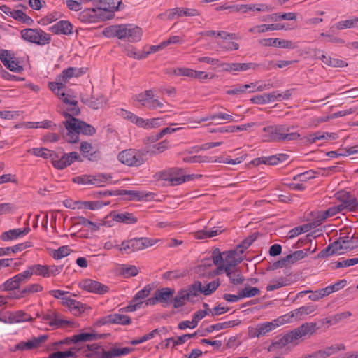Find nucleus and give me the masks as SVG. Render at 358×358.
<instances>
[{"label":"nucleus","mask_w":358,"mask_h":358,"mask_svg":"<svg viewBox=\"0 0 358 358\" xmlns=\"http://www.w3.org/2000/svg\"><path fill=\"white\" fill-rule=\"evenodd\" d=\"M266 134L263 136L265 142H282L298 139L300 134L296 132H289L290 127L283 124L271 125L263 128Z\"/></svg>","instance_id":"f257e3e1"},{"label":"nucleus","mask_w":358,"mask_h":358,"mask_svg":"<svg viewBox=\"0 0 358 358\" xmlns=\"http://www.w3.org/2000/svg\"><path fill=\"white\" fill-rule=\"evenodd\" d=\"M148 154V151L144 148L127 149L121 151L118 155V160L128 166H139L145 162L144 157Z\"/></svg>","instance_id":"f03ea898"},{"label":"nucleus","mask_w":358,"mask_h":358,"mask_svg":"<svg viewBox=\"0 0 358 358\" xmlns=\"http://www.w3.org/2000/svg\"><path fill=\"white\" fill-rule=\"evenodd\" d=\"M159 240L151 239L146 237L135 238L128 241H124L121 244L120 251L126 252L127 254L143 250L149 246H152Z\"/></svg>","instance_id":"7ed1b4c3"},{"label":"nucleus","mask_w":358,"mask_h":358,"mask_svg":"<svg viewBox=\"0 0 358 358\" xmlns=\"http://www.w3.org/2000/svg\"><path fill=\"white\" fill-rule=\"evenodd\" d=\"M22 38L30 43L38 45L49 44L51 41V35L41 29H24L21 31Z\"/></svg>","instance_id":"20e7f679"},{"label":"nucleus","mask_w":358,"mask_h":358,"mask_svg":"<svg viewBox=\"0 0 358 358\" xmlns=\"http://www.w3.org/2000/svg\"><path fill=\"white\" fill-rule=\"evenodd\" d=\"M72 122H67L69 125V133L76 137V143L79 141V134H82L87 136H93L96 134V129L91 124L80 120V119L72 117Z\"/></svg>","instance_id":"39448f33"},{"label":"nucleus","mask_w":358,"mask_h":358,"mask_svg":"<svg viewBox=\"0 0 358 358\" xmlns=\"http://www.w3.org/2000/svg\"><path fill=\"white\" fill-rule=\"evenodd\" d=\"M111 178V175L106 173H99L94 176L85 174L73 178L72 181L74 183L80 185H95L101 186V183L106 182Z\"/></svg>","instance_id":"423d86ee"},{"label":"nucleus","mask_w":358,"mask_h":358,"mask_svg":"<svg viewBox=\"0 0 358 358\" xmlns=\"http://www.w3.org/2000/svg\"><path fill=\"white\" fill-rule=\"evenodd\" d=\"M48 338V335H41L38 337H33L31 340L27 341H20L17 345H15L13 349L11 350L12 352L16 351H26V350H32L38 348L41 345L44 343Z\"/></svg>","instance_id":"0eeeda50"},{"label":"nucleus","mask_w":358,"mask_h":358,"mask_svg":"<svg viewBox=\"0 0 358 358\" xmlns=\"http://www.w3.org/2000/svg\"><path fill=\"white\" fill-rule=\"evenodd\" d=\"M83 162L79 154L76 152H71L69 154H64L61 158L55 156L52 157V166L57 169H64L71 165L73 162Z\"/></svg>","instance_id":"6e6552de"},{"label":"nucleus","mask_w":358,"mask_h":358,"mask_svg":"<svg viewBox=\"0 0 358 358\" xmlns=\"http://www.w3.org/2000/svg\"><path fill=\"white\" fill-rule=\"evenodd\" d=\"M78 286L84 290L97 294H104L109 291L108 286L92 279L81 280Z\"/></svg>","instance_id":"1a4fd4ad"},{"label":"nucleus","mask_w":358,"mask_h":358,"mask_svg":"<svg viewBox=\"0 0 358 358\" xmlns=\"http://www.w3.org/2000/svg\"><path fill=\"white\" fill-rule=\"evenodd\" d=\"M319 328L316 322H306L291 331L296 341L306 336L310 337L313 335Z\"/></svg>","instance_id":"9d476101"},{"label":"nucleus","mask_w":358,"mask_h":358,"mask_svg":"<svg viewBox=\"0 0 358 358\" xmlns=\"http://www.w3.org/2000/svg\"><path fill=\"white\" fill-rule=\"evenodd\" d=\"M121 5L120 1L116 5L113 0H99L96 3V9L100 17L102 15V12L108 13V15L106 17L109 19L113 17L114 12L119 10Z\"/></svg>","instance_id":"9b49d317"},{"label":"nucleus","mask_w":358,"mask_h":358,"mask_svg":"<svg viewBox=\"0 0 358 358\" xmlns=\"http://www.w3.org/2000/svg\"><path fill=\"white\" fill-rule=\"evenodd\" d=\"M62 115L66 120L59 125V132L68 143H76V137H74L72 134L69 133L70 129L68 128L69 125L67 123L68 122H72L71 118L73 117L66 111H64Z\"/></svg>","instance_id":"f8f14e48"},{"label":"nucleus","mask_w":358,"mask_h":358,"mask_svg":"<svg viewBox=\"0 0 358 358\" xmlns=\"http://www.w3.org/2000/svg\"><path fill=\"white\" fill-rule=\"evenodd\" d=\"M259 43L264 46H274L281 48L294 49L297 47L292 41L280 38H264L259 40Z\"/></svg>","instance_id":"ddd939ff"},{"label":"nucleus","mask_w":358,"mask_h":358,"mask_svg":"<svg viewBox=\"0 0 358 358\" xmlns=\"http://www.w3.org/2000/svg\"><path fill=\"white\" fill-rule=\"evenodd\" d=\"M336 198L347 206V209L353 211L358 209V201L350 192L339 191L336 194Z\"/></svg>","instance_id":"4468645a"},{"label":"nucleus","mask_w":358,"mask_h":358,"mask_svg":"<svg viewBox=\"0 0 358 358\" xmlns=\"http://www.w3.org/2000/svg\"><path fill=\"white\" fill-rule=\"evenodd\" d=\"M259 64L255 63H222L220 66L224 71H244L249 69L256 70Z\"/></svg>","instance_id":"2eb2a0df"},{"label":"nucleus","mask_w":358,"mask_h":358,"mask_svg":"<svg viewBox=\"0 0 358 358\" xmlns=\"http://www.w3.org/2000/svg\"><path fill=\"white\" fill-rule=\"evenodd\" d=\"M315 52V55L327 66L332 67H343L348 66V64L345 61L332 58L320 50H316Z\"/></svg>","instance_id":"dca6fc26"},{"label":"nucleus","mask_w":358,"mask_h":358,"mask_svg":"<svg viewBox=\"0 0 358 358\" xmlns=\"http://www.w3.org/2000/svg\"><path fill=\"white\" fill-rule=\"evenodd\" d=\"M64 306H67L76 316L80 315L87 308V305L71 298H62Z\"/></svg>","instance_id":"f3484780"},{"label":"nucleus","mask_w":358,"mask_h":358,"mask_svg":"<svg viewBox=\"0 0 358 358\" xmlns=\"http://www.w3.org/2000/svg\"><path fill=\"white\" fill-rule=\"evenodd\" d=\"M99 19L103 20L104 17H100L96 8L85 9L78 15V20L85 23L96 22Z\"/></svg>","instance_id":"a211bd4d"},{"label":"nucleus","mask_w":358,"mask_h":358,"mask_svg":"<svg viewBox=\"0 0 358 358\" xmlns=\"http://www.w3.org/2000/svg\"><path fill=\"white\" fill-rule=\"evenodd\" d=\"M73 25L67 20H60L49 28L55 34L69 35L72 33Z\"/></svg>","instance_id":"6ab92c4d"},{"label":"nucleus","mask_w":358,"mask_h":358,"mask_svg":"<svg viewBox=\"0 0 358 358\" xmlns=\"http://www.w3.org/2000/svg\"><path fill=\"white\" fill-rule=\"evenodd\" d=\"M93 148L91 143L87 142H82L80 150L84 157L87 158L90 161L96 162L100 159L101 153L99 150H92Z\"/></svg>","instance_id":"aec40b11"},{"label":"nucleus","mask_w":358,"mask_h":358,"mask_svg":"<svg viewBox=\"0 0 358 358\" xmlns=\"http://www.w3.org/2000/svg\"><path fill=\"white\" fill-rule=\"evenodd\" d=\"M159 303L169 304L172 303L175 290L171 288L164 287L157 289L155 292Z\"/></svg>","instance_id":"412c9836"},{"label":"nucleus","mask_w":358,"mask_h":358,"mask_svg":"<svg viewBox=\"0 0 358 358\" xmlns=\"http://www.w3.org/2000/svg\"><path fill=\"white\" fill-rule=\"evenodd\" d=\"M295 342L296 341L294 338L292 333L290 331L289 332L287 333L283 336L280 338L278 340L273 342L272 344L268 347V350L272 351L275 348H282L289 343L296 345L297 343Z\"/></svg>","instance_id":"4be33fe9"},{"label":"nucleus","mask_w":358,"mask_h":358,"mask_svg":"<svg viewBox=\"0 0 358 358\" xmlns=\"http://www.w3.org/2000/svg\"><path fill=\"white\" fill-rule=\"evenodd\" d=\"M110 217L115 221L126 224H134L138 221L137 217H134L132 213L127 212L118 213L116 211H112L110 213Z\"/></svg>","instance_id":"5701e85b"},{"label":"nucleus","mask_w":358,"mask_h":358,"mask_svg":"<svg viewBox=\"0 0 358 358\" xmlns=\"http://www.w3.org/2000/svg\"><path fill=\"white\" fill-rule=\"evenodd\" d=\"M238 252H239L237 250H232L226 252H223V255L225 256L224 262L226 268H229L230 269L238 268L236 267L237 265H238L243 261L242 258H235V255Z\"/></svg>","instance_id":"b1692460"},{"label":"nucleus","mask_w":358,"mask_h":358,"mask_svg":"<svg viewBox=\"0 0 358 358\" xmlns=\"http://www.w3.org/2000/svg\"><path fill=\"white\" fill-rule=\"evenodd\" d=\"M225 273L229 278L230 282L234 285H242L245 281L240 268L230 269L225 268Z\"/></svg>","instance_id":"393cba45"},{"label":"nucleus","mask_w":358,"mask_h":358,"mask_svg":"<svg viewBox=\"0 0 358 358\" xmlns=\"http://www.w3.org/2000/svg\"><path fill=\"white\" fill-rule=\"evenodd\" d=\"M317 308V306L308 305L301 306L297 309L294 310L290 313L289 317L294 318L295 320L301 319L302 317L313 313Z\"/></svg>","instance_id":"a878e982"},{"label":"nucleus","mask_w":358,"mask_h":358,"mask_svg":"<svg viewBox=\"0 0 358 358\" xmlns=\"http://www.w3.org/2000/svg\"><path fill=\"white\" fill-rule=\"evenodd\" d=\"M255 124H256L255 122H250V123H248L246 124L239 125V126H229V127H220V128H217V129H213L210 130V133H217V132H219V133H225V132L234 133L237 131L247 130L249 128L255 126Z\"/></svg>","instance_id":"bb28decb"},{"label":"nucleus","mask_w":358,"mask_h":358,"mask_svg":"<svg viewBox=\"0 0 358 358\" xmlns=\"http://www.w3.org/2000/svg\"><path fill=\"white\" fill-rule=\"evenodd\" d=\"M33 246V243L31 241H27L24 243H22L17 245H15L13 247H7V248H0V257L3 255H9L11 252L13 253H16L20 251H22L27 248H31Z\"/></svg>","instance_id":"cd10ccee"},{"label":"nucleus","mask_w":358,"mask_h":358,"mask_svg":"<svg viewBox=\"0 0 358 358\" xmlns=\"http://www.w3.org/2000/svg\"><path fill=\"white\" fill-rule=\"evenodd\" d=\"M119 196L129 195L130 196V200L132 201H141L147 200L148 198L152 195V193H144L143 192L133 191V190H120L118 193Z\"/></svg>","instance_id":"c85d7f7f"},{"label":"nucleus","mask_w":358,"mask_h":358,"mask_svg":"<svg viewBox=\"0 0 358 358\" xmlns=\"http://www.w3.org/2000/svg\"><path fill=\"white\" fill-rule=\"evenodd\" d=\"M43 287L39 284H33L27 286L21 291H18L17 292L14 293L13 298L20 299L23 297H26L31 294L38 292L42 291Z\"/></svg>","instance_id":"c756f323"},{"label":"nucleus","mask_w":358,"mask_h":358,"mask_svg":"<svg viewBox=\"0 0 358 358\" xmlns=\"http://www.w3.org/2000/svg\"><path fill=\"white\" fill-rule=\"evenodd\" d=\"M279 319L274 320L272 322H267L262 324H259L257 325L258 331L257 335H261L263 336L266 335L267 333L271 331L278 327L280 322H278Z\"/></svg>","instance_id":"7c9ffc66"},{"label":"nucleus","mask_w":358,"mask_h":358,"mask_svg":"<svg viewBox=\"0 0 358 358\" xmlns=\"http://www.w3.org/2000/svg\"><path fill=\"white\" fill-rule=\"evenodd\" d=\"M155 97L154 91L152 90H148L139 94H135L132 96L134 101L139 103L141 106L144 107L147 102Z\"/></svg>","instance_id":"2f4dec72"},{"label":"nucleus","mask_w":358,"mask_h":358,"mask_svg":"<svg viewBox=\"0 0 358 358\" xmlns=\"http://www.w3.org/2000/svg\"><path fill=\"white\" fill-rule=\"evenodd\" d=\"M55 317L49 322V325L50 327H70L72 328L78 327L79 324L76 323L71 320H66L64 319H60L57 317V314H54Z\"/></svg>","instance_id":"473e14b6"},{"label":"nucleus","mask_w":358,"mask_h":358,"mask_svg":"<svg viewBox=\"0 0 358 358\" xmlns=\"http://www.w3.org/2000/svg\"><path fill=\"white\" fill-rule=\"evenodd\" d=\"M185 173V171L183 169L179 168H171V185H177L185 182V179L183 178Z\"/></svg>","instance_id":"72a5a7b5"},{"label":"nucleus","mask_w":358,"mask_h":358,"mask_svg":"<svg viewBox=\"0 0 358 358\" xmlns=\"http://www.w3.org/2000/svg\"><path fill=\"white\" fill-rule=\"evenodd\" d=\"M296 19V15L294 13H285L283 14L280 13H273L271 15H268L266 16V18L264 19V21H272L277 22L278 20H295Z\"/></svg>","instance_id":"f704fd0d"},{"label":"nucleus","mask_w":358,"mask_h":358,"mask_svg":"<svg viewBox=\"0 0 358 358\" xmlns=\"http://www.w3.org/2000/svg\"><path fill=\"white\" fill-rule=\"evenodd\" d=\"M29 152H31L33 155L37 157H43V159L50 158L55 156L57 157V154L53 151H51L45 148H34L28 150Z\"/></svg>","instance_id":"c9c22d12"},{"label":"nucleus","mask_w":358,"mask_h":358,"mask_svg":"<svg viewBox=\"0 0 358 358\" xmlns=\"http://www.w3.org/2000/svg\"><path fill=\"white\" fill-rule=\"evenodd\" d=\"M169 148V141L166 140L162 141L157 144L153 145L151 148H144L145 150L148 151V154L150 155L162 153L166 150Z\"/></svg>","instance_id":"e433bc0d"},{"label":"nucleus","mask_w":358,"mask_h":358,"mask_svg":"<svg viewBox=\"0 0 358 358\" xmlns=\"http://www.w3.org/2000/svg\"><path fill=\"white\" fill-rule=\"evenodd\" d=\"M314 227L313 223H307L301 226H298L291 229L289 232V237L293 238L303 233L308 232Z\"/></svg>","instance_id":"4c0bfd02"},{"label":"nucleus","mask_w":358,"mask_h":358,"mask_svg":"<svg viewBox=\"0 0 358 358\" xmlns=\"http://www.w3.org/2000/svg\"><path fill=\"white\" fill-rule=\"evenodd\" d=\"M259 236V233H253L248 237L245 238L236 247V249L239 253L242 254L252 243L257 239Z\"/></svg>","instance_id":"58836bf2"},{"label":"nucleus","mask_w":358,"mask_h":358,"mask_svg":"<svg viewBox=\"0 0 358 358\" xmlns=\"http://www.w3.org/2000/svg\"><path fill=\"white\" fill-rule=\"evenodd\" d=\"M9 319L11 322H21L34 320V318L22 310H19L13 313L10 316Z\"/></svg>","instance_id":"ea45409f"},{"label":"nucleus","mask_w":358,"mask_h":358,"mask_svg":"<svg viewBox=\"0 0 358 358\" xmlns=\"http://www.w3.org/2000/svg\"><path fill=\"white\" fill-rule=\"evenodd\" d=\"M75 345H80L83 343L96 341L94 332L80 333L74 335Z\"/></svg>","instance_id":"a19ab883"},{"label":"nucleus","mask_w":358,"mask_h":358,"mask_svg":"<svg viewBox=\"0 0 358 358\" xmlns=\"http://www.w3.org/2000/svg\"><path fill=\"white\" fill-rule=\"evenodd\" d=\"M129 31H132L130 32L127 31V37L125 39H127L129 42H137L139 41L141 38L142 31L141 29L138 27H132L131 25L129 26Z\"/></svg>","instance_id":"79ce46f5"},{"label":"nucleus","mask_w":358,"mask_h":358,"mask_svg":"<svg viewBox=\"0 0 358 358\" xmlns=\"http://www.w3.org/2000/svg\"><path fill=\"white\" fill-rule=\"evenodd\" d=\"M308 250H296L285 257L289 265L293 264L297 261L303 259L307 256Z\"/></svg>","instance_id":"37998d69"},{"label":"nucleus","mask_w":358,"mask_h":358,"mask_svg":"<svg viewBox=\"0 0 358 358\" xmlns=\"http://www.w3.org/2000/svg\"><path fill=\"white\" fill-rule=\"evenodd\" d=\"M358 23V17H355L352 19H348L346 20H343L337 22L335 24V27L338 30H342L347 28H353L357 27Z\"/></svg>","instance_id":"c03bdc74"},{"label":"nucleus","mask_w":358,"mask_h":358,"mask_svg":"<svg viewBox=\"0 0 358 358\" xmlns=\"http://www.w3.org/2000/svg\"><path fill=\"white\" fill-rule=\"evenodd\" d=\"M152 289V285L148 284L144 287V288L138 291L135 296L133 297V302H140L142 300L148 296Z\"/></svg>","instance_id":"a18cd8bd"},{"label":"nucleus","mask_w":358,"mask_h":358,"mask_svg":"<svg viewBox=\"0 0 358 358\" xmlns=\"http://www.w3.org/2000/svg\"><path fill=\"white\" fill-rule=\"evenodd\" d=\"M62 101L70 105L71 107L67 109L66 112H68L72 117L77 116L80 114V110L78 106L77 101H71L66 96L62 99Z\"/></svg>","instance_id":"49530a36"},{"label":"nucleus","mask_w":358,"mask_h":358,"mask_svg":"<svg viewBox=\"0 0 358 358\" xmlns=\"http://www.w3.org/2000/svg\"><path fill=\"white\" fill-rule=\"evenodd\" d=\"M50 89L56 94V95L59 98L63 99L66 97V94L64 92L59 93V91H62L66 85L63 83H57V82H50L48 84Z\"/></svg>","instance_id":"de8ad7c7"},{"label":"nucleus","mask_w":358,"mask_h":358,"mask_svg":"<svg viewBox=\"0 0 358 358\" xmlns=\"http://www.w3.org/2000/svg\"><path fill=\"white\" fill-rule=\"evenodd\" d=\"M138 269L136 266H126L122 265L120 268V274L122 275L124 278H128L130 277L136 276L138 273Z\"/></svg>","instance_id":"09e8293b"},{"label":"nucleus","mask_w":358,"mask_h":358,"mask_svg":"<svg viewBox=\"0 0 358 358\" xmlns=\"http://www.w3.org/2000/svg\"><path fill=\"white\" fill-rule=\"evenodd\" d=\"M287 29L285 26L280 23L271 24H262L257 26V32L264 33L268 31Z\"/></svg>","instance_id":"8fccbe9b"},{"label":"nucleus","mask_w":358,"mask_h":358,"mask_svg":"<svg viewBox=\"0 0 358 358\" xmlns=\"http://www.w3.org/2000/svg\"><path fill=\"white\" fill-rule=\"evenodd\" d=\"M71 251V250L69 248V246H61L57 250H54L52 252L51 256L55 259H59L69 255Z\"/></svg>","instance_id":"3c124183"},{"label":"nucleus","mask_w":358,"mask_h":358,"mask_svg":"<svg viewBox=\"0 0 358 358\" xmlns=\"http://www.w3.org/2000/svg\"><path fill=\"white\" fill-rule=\"evenodd\" d=\"M261 291L257 287L246 286L244 289L240 291V296L243 298L252 297L259 295Z\"/></svg>","instance_id":"603ef678"},{"label":"nucleus","mask_w":358,"mask_h":358,"mask_svg":"<svg viewBox=\"0 0 358 358\" xmlns=\"http://www.w3.org/2000/svg\"><path fill=\"white\" fill-rule=\"evenodd\" d=\"M11 59H15L13 53L7 50H0V60L7 69L10 67Z\"/></svg>","instance_id":"864d4df0"},{"label":"nucleus","mask_w":358,"mask_h":358,"mask_svg":"<svg viewBox=\"0 0 358 358\" xmlns=\"http://www.w3.org/2000/svg\"><path fill=\"white\" fill-rule=\"evenodd\" d=\"M106 103V99L103 96H99L95 98L94 96H91L90 108L94 110L101 108Z\"/></svg>","instance_id":"5fc2aeb1"},{"label":"nucleus","mask_w":358,"mask_h":358,"mask_svg":"<svg viewBox=\"0 0 358 358\" xmlns=\"http://www.w3.org/2000/svg\"><path fill=\"white\" fill-rule=\"evenodd\" d=\"M74 219H76L78 220V222H76L75 224H82L85 227H89L92 231H96L99 230V226L96 224L94 223L93 222L89 220L88 219L83 217H77Z\"/></svg>","instance_id":"6e6d98bb"},{"label":"nucleus","mask_w":358,"mask_h":358,"mask_svg":"<svg viewBox=\"0 0 358 358\" xmlns=\"http://www.w3.org/2000/svg\"><path fill=\"white\" fill-rule=\"evenodd\" d=\"M29 268V270L32 271V275L35 273L38 275H42L43 277H48V266L34 264Z\"/></svg>","instance_id":"4d7b16f0"},{"label":"nucleus","mask_w":358,"mask_h":358,"mask_svg":"<svg viewBox=\"0 0 358 358\" xmlns=\"http://www.w3.org/2000/svg\"><path fill=\"white\" fill-rule=\"evenodd\" d=\"M20 236H20V229H11V230L3 232L1 234V238L3 241H10V240H13V239H16Z\"/></svg>","instance_id":"13d9d810"},{"label":"nucleus","mask_w":358,"mask_h":358,"mask_svg":"<svg viewBox=\"0 0 358 358\" xmlns=\"http://www.w3.org/2000/svg\"><path fill=\"white\" fill-rule=\"evenodd\" d=\"M188 291L190 297L197 296L199 295V293L203 294V286L201 282L196 281L194 284L190 285L188 287Z\"/></svg>","instance_id":"bf43d9fd"},{"label":"nucleus","mask_w":358,"mask_h":358,"mask_svg":"<svg viewBox=\"0 0 358 358\" xmlns=\"http://www.w3.org/2000/svg\"><path fill=\"white\" fill-rule=\"evenodd\" d=\"M145 108H148L150 110H155L157 108H159L162 109L160 112H165L166 110L164 108V105L163 103H162L159 100L152 98V99H150L145 106Z\"/></svg>","instance_id":"052dcab7"},{"label":"nucleus","mask_w":358,"mask_h":358,"mask_svg":"<svg viewBox=\"0 0 358 358\" xmlns=\"http://www.w3.org/2000/svg\"><path fill=\"white\" fill-rule=\"evenodd\" d=\"M85 208L95 210L99 209L103 207V206H107L110 203V202L103 203L100 201H84L80 203Z\"/></svg>","instance_id":"680f3d73"},{"label":"nucleus","mask_w":358,"mask_h":358,"mask_svg":"<svg viewBox=\"0 0 358 358\" xmlns=\"http://www.w3.org/2000/svg\"><path fill=\"white\" fill-rule=\"evenodd\" d=\"M220 285L219 280L212 281L207 284L206 287H203V294L206 296H208L215 291Z\"/></svg>","instance_id":"e2e57ef3"},{"label":"nucleus","mask_w":358,"mask_h":358,"mask_svg":"<svg viewBox=\"0 0 358 358\" xmlns=\"http://www.w3.org/2000/svg\"><path fill=\"white\" fill-rule=\"evenodd\" d=\"M130 25L122 24L115 28V35L120 39H125L127 37V31H129Z\"/></svg>","instance_id":"0e129e2a"},{"label":"nucleus","mask_w":358,"mask_h":358,"mask_svg":"<svg viewBox=\"0 0 358 358\" xmlns=\"http://www.w3.org/2000/svg\"><path fill=\"white\" fill-rule=\"evenodd\" d=\"M115 313L110 314V315H106L105 317H103L96 322L95 325L101 327V326H103V325H105L107 324H115Z\"/></svg>","instance_id":"69168bd1"},{"label":"nucleus","mask_w":358,"mask_h":358,"mask_svg":"<svg viewBox=\"0 0 358 358\" xmlns=\"http://www.w3.org/2000/svg\"><path fill=\"white\" fill-rule=\"evenodd\" d=\"M32 276V271L29 270V268L15 276V279L17 280L19 285L22 283H24L27 280H29Z\"/></svg>","instance_id":"338daca9"},{"label":"nucleus","mask_w":358,"mask_h":358,"mask_svg":"<svg viewBox=\"0 0 358 358\" xmlns=\"http://www.w3.org/2000/svg\"><path fill=\"white\" fill-rule=\"evenodd\" d=\"M74 356V351H58L50 355V358H69Z\"/></svg>","instance_id":"774afa93"}]
</instances>
